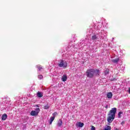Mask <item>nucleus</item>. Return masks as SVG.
<instances>
[{"mask_svg":"<svg viewBox=\"0 0 130 130\" xmlns=\"http://www.w3.org/2000/svg\"><path fill=\"white\" fill-rule=\"evenodd\" d=\"M121 114H122V112H119L118 115V117L120 118L121 117Z\"/></svg>","mask_w":130,"mask_h":130,"instance_id":"20","label":"nucleus"},{"mask_svg":"<svg viewBox=\"0 0 130 130\" xmlns=\"http://www.w3.org/2000/svg\"><path fill=\"white\" fill-rule=\"evenodd\" d=\"M77 125H78L79 127H83L84 126V123L79 122L77 123Z\"/></svg>","mask_w":130,"mask_h":130,"instance_id":"8","label":"nucleus"},{"mask_svg":"<svg viewBox=\"0 0 130 130\" xmlns=\"http://www.w3.org/2000/svg\"><path fill=\"white\" fill-rule=\"evenodd\" d=\"M91 130H96L95 129V126L91 125Z\"/></svg>","mask_w":130,"mask_h":130,"instance_id":"21","label":"nucleus"},{"mask_svg":"<svg viewBox=\"0 0 130 130\" xmlns=\"http://www.w3.org/2000/svg\"><path fill=\"white\" fill-rule=\"evenodd\" d=\"M100 74H101V72H100V71L99 69H93V75L94 76H95V77H99L100 76Z\"/></svg>","mask_w":130,"mask_h":130,"instance_id":"4","label":"nucleus"},{"mask_svg":"<svg viewBox=\"0 0 130 130\" xmlns=\"http://www.w3.org/2000/svg\"><path fill=\"white\" fill-rule=\"evenodd\" d=\"M49 107V105H48V104H47L46 106H44V109H48Z\"/></svg>","mask_w":130,"mask_h":130,"instance_id":"19","label":"nucleus"},{"mask_svg":"<svg viewBox=\"0 0 130 130\" xmlns=\"http://www.w3.org/2000/svg\"><path fill=\"white\" fill-rule=\"evenodd\" d=\"M58 67L60 68H67L68 67V63L64 62L63 60H61L59 63H58Z\"/></svg>","mask_w":130,"mask_h":130,"instance_id":"3","label":"nucleus"},{"mask_svg":"<svg viewBox=\"0 0 130 130\" xmlns=\"http://www.w3.org/2000/svg\"><path fill=\"white\" fill-rule=\"evenodd\" d=\"M30 115H31L32 116H35V115H38V114H37V113H36V111H32L30 112Z\"/></svg>","mask_w":130,"mask_h":130,"instance_id":"10","label":"nucleus"},{"mask_svg":"<svg viewBox=\"0 0 130 130\" xmlns=\"http://www.w3.org/2000/svg\"><path fill=\"white\" fill-rule=\"evenodd\" d=\"M86 74L87 78H90V79H92V78L94 77L93 69H88L86 72Z\"/></svg>","mask_w":130,"mask_h":130,"instance_id":"2","label":"nucleus"},{"mask_svg":"<svg viewBox=\"0 0 130 130\" xmlns=\"http://www.w3.org/2000/svg\"><path fill=\"white\" fill-rule=\"evenodd\" d=\"M128 90H127V92H128V93H129V94H130V87H128Z\"/></svg>","mask_w":130,"mask_h":130,"instance_id":"24","label":"nucleus"},{"mask_svg":"<svg viewBox=\"0 0 130 130\" xmlns=\"http://www.w3.org/2000/svg\"><path fill=\"white\" fill-rule=\"evenodd\" d=\"M61 80L63 82H66V81L68 80V76H67L66 75H63V76L62 77Z\"/></svg>","mask_w":130,"mask_h":130,"instance_id":"6","label":"nucleus"},{"mask_svg":"<svg viewBox=\"0 0 130 130\" xmlns=\"http://www.w3.org/2000/svg\"><path fill=\"white\" fill-rule=\"evenodd\" d=\"M37 96L39 97V98H41V97H43V94L41 92H38Z\"/></svg>","mask_w":130,"mask_h":130,"instance_id":"12","label":"nucleus"},{"mask_svg":"<svg viewBox=\"0 0 130 130\" xmlns=\"http://www.w3.org/2000/svg\"><path fill=\"white\" fill-rule=\"evenodd\" d=\"M38 78L39 79V80H42V79H43V76H42V75H40L38 76Z\"/></svg>","mask_w":130,"mask_h":130,"instance_id":"18","label":"nucleus"},{"mask_svg":"<svg viewBox=\"0 0 130 130\" xmlns=\"http://www.w3.org/2000/svg\"><path fill=\"white\" fill-rule=\"evenodd\" d=\"M37 107H38V105H37Z\"/></svg>","mask_w":130,"mask_h":130,"instance_id":"28","label":"nucleus"},{"mask_svg":"<svg viewBox=\"0 0 130 130\" xmlns=\"http://www.w3.org/2000/svg\"><path fill=\"white\" fill-rule=\"evenodd\" d=\"M107 98L108 99H111L112 98V92H108L107 93Z\"/></svg>","mask_w":130,"mask_h":130,"instance_id":"9","label":"nucleus"},{"mask_svg":"<svg viewBox=\"0 0 130 130\" xmlns=\"http://www.w3.org/2000/svg\"><path fill=\"white\" fill-rule=\"evenodd\" d=\"M36 112L37 113V114H38V113H39V112H40V109L39 108H37L36 109Z\"/></svg>","mask_w":130,"mask_h":130,"instance_id":"17","label":"nucleus"},{"mask_svg":"<svg viewBox=\"0 0 130 130\" xmlns=\"http://www.w3.org/2000/svg\"><path fill=\"white\" fill-rule=\"evenodd\" d=\"M117 111V109L116 108H113L109 112L107 117V121L109 123H111L115 118V113H116Z\"/></svg>","mask_w":130,"mask_h":130,"instance_id":"1","label":"nucleus"},{"mask_svg":"<svg viewBox=\"0 0 130 130\" xmlns=\"http://www.w3.org/2000/svg\"><path fill=\"white\" fill-rule=\"evenodd\" d=\"M52 115H53L54 116H55V115H57V112H55L52 114Z\"/></svg>","mask_w":130,"mask_h":130,"instance_id":"22","label":"nucleus"},{"mask_svg":"<svg viewBox=\"0 0 130 130\" xmlns=\"http://www.w3.org/2000/svg\"><path fill=\"white\" fill-rule=\"evenodd\" d=\"M109 74V69H106L105 71V75H108Z\"/></svg>","mask_w":130,"mask_h":130,"instance_id":"16","label":"nucleus"},{"mask_svg":"<svg viewBox=\"0 0 130 130\" xmlns=\"http://www.w3.org/2000/svg\"><path fill=\"white\" fill-rule=\"evenodd\" d=\"M115 130H118V129H117V128L115 129Z\"/></svg>","mask_w":130,"mask_h":130,"instance_id":"27","label":"nucleus"},{"mask_svg":"<svg viewBox=\"0 0 130 130\" xmlns=\"http://www.w3.org/2000/svg\"><path fill=\"white\" fill-rule=\"evenodd\" d=\"M55 118V116L52 117L50 119V124H51L52 123V121L54 120V119Z\"/></svg>","mask_w":130,"mask_h":130,"instance_id":"13","label":"nucleus"},{"mask_svg":"<svg viewBox=\"0 0 130 130\" xmlns=\"http://www.w3.org/2000/svg\"><path fill=\"white\" fill-rule=\"evenodd\" d=\"M58 126H61L62 125V120L59 119L57 123Z\"/></svg>","mask_w":130,"mask_h":130,"instance_id":"11","label":"nucleus"},{"mask_svg":"<svg viewBox=\"0 0 130 130\" xmlns=\"http://www.w3.org/2000/svg\"><path fill=\"white\" fill-rule=\"evenodd\" d=\"M8 118V115L7 114H4L2 116V120H6Z\"/></svg>","mask_w":130,"mask_h":130,"instance_id":"7","label":"nucleus"},{"mask_svg":"<svg viewBox=\"0 0 130 130\" xmlns=\"http://www.w3.org/2000/svg\"><path fill=\"white\" fill-rule=\"evenodd\" d=\"M106 108H108V105L106 106Z\"/></svg>","mask_w":130,"mask_h":130,"instance_id":"26","label":"nucleus"},{"mask_svg":"<svg viewBox=\"0 0 130 130\" xmlns=\"http://www.w3.org/2000/svg\"><path fill=\"white\" fill-rule=\"evenodd\" d=\"M116 78H113L112 79H111V81H116Z\"/></svg>","mask_w":130,"mask_h":130,"instance_id":"23","label":"nucleus"},{"mask_svg":"<svg viewBox=\"0 0 130 130\" xmlns=\"http://www.w3.org/2000/svg\"><path fill=\"white\" fill-rule=\"evenodd\" d=\"M96 39H97V36L96 35L92 36L91 37L92 40H96Z\"/></svg>","mask_w":130,"mask_h":130,"instance_id":"15","label":"nucleus"},{"mask_svg":"<svg viewBox=\"0 0 130 130\" xmlns=\"http://www.w3.org/2000/svg\"><path fill=\"white\" fill-rule=\"evenodd\" d=\"M37 69H38L39 71H41V70H42V69H43L41 65H37Z\"/></svg>","mask_w":130,"mask_h":130,"instance_id":"14","label":"nucleus"},{"mask_svg":"<svg viewBox=\"0 0 130 130\" xmlns=\"http://www.w3.org/2000/svg\"><path fill=\"white\" fill-rule=\"evenodd\" d=\"M124 123H125V122H124V121H122L121 122V124H124Z\"/></svg>","mask_w":130,"mask_h":130,"instance_id":"25","label":"nucleus"},{"mask_svg":"<svg viewBox=\"0 0 130 130\" xmlns=\"http://www.w3.org/2000/svg\"><path fill=\"white\" fill-rule=\"evenodd\" d=\"M120 59L119 58H117L116 59H112L111 60V61L113 62V63H116V64H117L118 63V61H119Z\"/></svg>","mask_w":130,"mask_h":130,"instance_id":"5","label":"nucleus"}]
</instances>
